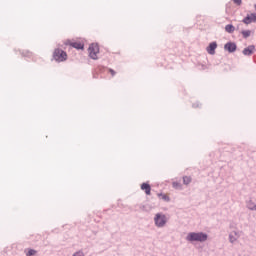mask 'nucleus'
I'll return each instance as SVG.
<instances>
[{
  "label": "nucleus",
  "instance_id": "nucleus-3",
  "mask_svg": "<svg viewBox=\"0 0 256 256\" xmlns=\"http://www.w3.org/2000/svg\"><path fill=\"white\" fill-rule=\"evenodd\" d=\"M154 221L156 227H165V225L167 224V216L161 213H157L154 218Z\"/></svg>",
  "mask_w": 256,
  "mask_h": 256
},
{
  "label": "nucleus",
  "instance_id": "nucleus-4",
  "mask_svg": "<svg viewBox=\"0 0 256 256\" xmlns=\"http://www.w3.org/2000/svg\"><path fill=\"white\" fill-rule=\"evenodd\" d=\"M88 53L91 59H98L97 55H99V45L91 44L88 48Z\"/></svg>",
  "mask_w": 256,
  "mask_h": 256
},
{
  "label": "nucleus",
  "instance_id": "nucleus-10",
  "mask_svg": "<svg viewBox=\"0 0 256 256\" xmlns=\"http://www.w3.org/2000/svg\"><path fill=\"white\" fill-rule=\"evenodd\" d=\"M255 53V47L253 45L248 46L243 50V55H253Z\"/></svg>",
  "mask_w": 256,
  "mask_h": 256
},
{
  "label": "nucleus",
  "instance_id": "nucleus-22",
  "mask_svg": "<svg viewBox=\"0 0 256 256\" xmlns=\"http://www.w3.org/2000/svg\"><path fill=\"white\" fill-rule=\"evenodd\" d=\"M73 256H85V255L83 254V252L78 251V252L74 253Z\"/></svg>",
  "mask_w": 256,
  "mask_h": 256
},
{
  "label": "nucleus",
  "instance_id": "nucleus-6",
  "mask_svg": "<svg viewBox=\"0 0 256 256\" xmlns=\"http://www.w3.org/2000/svg\"><path fill=\"white\" fill-rule=\"evenodd\" d=\"M242 22L245 23V25H249L251 23H256V13L248 14Z\"/></svg>",
  "mask_w": 256,
  "mask_h": 256
},
{
  "label": "nucleus",
  "instance_id": "nucleus-9",
  "mask_svg": "<svg viewBox=\"0 0 256 256\" xmlns=\"http://www.w3.org/2000/svg\"><path fill=\"white\" fill-rule=\"evenodd\" d=\"M141 190L144 191L146 195H151V185H149V183H142Z\"/></svg>",
  "mask_w": 256,
  "mask_h": 256
},
{
  "label": "nucleus",
  "instance_id": "nucleus-15",
  "mask_svg": "<svg viewBox=\"0 0 256 256\" xmlns=\"http://www.w3.org/2000/svg\"><path fill=\"white\" fill-rule=\"evenodd\" d=\"M192 179L191 176H184L183 177V184L184 185H189V183H191Z\"/></svg>",
  "mask_w": 256,
  "mask_h": 256
},
{
  "label": "nucleus",
  "instance_id": "nucleus-14",
  "mask_svg": "<svg viewBox=\"0 0 256 256\" xmlns=\"http://www.w3.org/2000/svg\"><path fill=\"white\" fill-rule=\"evenodd\" d=\"M241 33H242V37L244 39H247L248 37H251V30H243Z\"/></svg>",
  "mask_w": 256,
  "mask_h": 256
},
{
  "label": "nucleus",
  "instance_id": "nucleus-17",
  "mask_svg": "<svg viewBox=\"0 0 256 256\" xmlns=\"http://www.w3.org/2000/svg\"><path fill=\"white\" fill-rule=\"evenodd\" d=\"M158 197H161L163 201H170L169 197L166 194H158Z\"/></svg>",
  "mask_w": 256,
  "mask_h": 256
},
{
  "label": "nucleus",
  "instance_id": "nucleus-8",
  "mask_svg": "<svg viewBox=\"0 0 256 256\" xmlns=\"http://www.w3.org/2000/svg\"><path fill=\"white\" fill-rule=\"evenodd\" d=\"M215 49H217V42H211L206 51L209 55H215Z\"/></svg>",
  "mask_w": 256,
  "mask_h": 256
},
{
  "label": "nucleus",
  "instance_id": "nucleus-1",
  "mask_svg": "<svg viewBox=\"0 0 256 256\" xmlns=\"http://www.w3.org/2000/svg\"><path fill=\"white\" fill-rule=\"evenodd\" d=\"M187 241H199L200 243H203L205 241H207L208 236L207 234L203 233V232H190L187 237H186Z\"/></svg>",
  "mask_w": 256,
  "mask_h": 256
},
{
  "label": "nucleus",
  "instance_id": "nucleus-11",
  "mask_svg": "<svg viewBox=\"0 0 256 256\" xmlns=\"http://www.w3.org/2000/svg\"><path fill=\"white\" fill-rule=\"evenodd\" d=\"M240 235L239 232H232L229 235V241L230 243H235V241H237V239H239Z\"/></svg>",
  "mask_w": 256,
  "mask_h": 256
},
{
  "label": "nucleus",
  "instance_id": "nucleus-20",
  "mask_svg": "<svg viewBox=\"0 0 256 256\" xmlns=\"http://www.w3.org/2000/svg\"><path fill=\"white\" fill-rule=\"evenodd\" d=\"M108 71H109V73L111 74L112 77H115V75H117V72H115V70H113L111 68Z\"/></svg>",
  "mask_w": 256,
  "mask_h": 256
},
{
  "label": "nucleus",
  "instance_id": "nucleus-13",
  "mask_svg": "<svg viewBox=\"0 0 256 256\" xmlns=\"http://www.w3.org/2000/svg\"><path fill=\"white\" fill-rule=\"evenodd\" d=\"M247 207L250 209V211H256V204L253 201H249L247 203Z\"/></svg>",
  "mask_w": 256,
  "mask_h": 256
},
{
  "label": "nucleus",
  "instance_id": "nucleus-19",
  "mask_svg": "<svg viewBox=\"0 0 256 256\" xmlns=\"http://www.w3.org/2000/svg\"><path fill=\"white\" fill-rule=\"evenodd\" d=\"M22 55H24V57H32L33 53L30 52V51H25V52L22 53Z\"/></svg>",
  "mask_w": 256,
  "mask_h": 256
},
{
  "label": "nucleus",
  "instance_id": "nucleus-7",
  "mask_svg": "<svg viewBox=\"0 0 256 256\" xmlns=\"http://www.w3.org/2000/svg\"><path fill=\"white\" fill-rule=\"evenodd\" d=\"M225 51H228V53H235L237 51V44L233 42H228L224 45Z\"/></svg>",
  "mask_w": 256,
  "mask_h": 256
},
{
  "label": "nucleus",
  "instance_id": "nucleus-5",
  "mask_svg": "<svg viewBox=\"0 0 256 256\" xmlns=\"http://www.w3.org/2000/svg\"><path fill=\"white\" fill-rule=\"evenodd\" d=\"M64 45H69L70 47H73L74 49H85V44L81 41H73V40H66L64 42Z\"/></svg>",
  "mask_w": 256,
  "mask_h": 256
},
{
  "label": "nucleus",
  "instance_id": "nucleus-16",
  "mask_svg": "<svg viewBox=\"0 0 256 256\" xmlns=\"http://www.w3.org/2000/svg\"><path fill=\"white\" fill-rule=\"evenodd\" d=\"M26 255H27V256L37 255V250L30 249V250H28V252L26 253Z\"/></svg>",
  "mask_w": 256,
  "mask_h": 256
},
{
  "label": "nucleus",
  "instance_id": "nucleus-18",
  "mask_svg": "<svg viewBox=\"0 0 256 256\" xmlns=\"http://www.w3.org/2000/svg\"><path fill=\"white\" fill-rule=\"evenodd\" d=\"M172 187H174V189H181V183H179V182H173V183H172Z\"/></svg>",
  "mask_w": 256,
  "mask_h": 256
},
{
  "label": "nucleus",
  "instance_id": "nucleus-2",
  "mask_svg": "<svg viewBox=\"0 0 256 256\" xmlns=\"http://www.w3.org/2000/svg\"><path fill=\"white\" fill-rule=\"evenodd\" d=\"M53 59L57 61V63H63V61H67V52L63 51L61 48H56L53 52Z\"/></svg>",
  "mask_w": 256,
  "mask_h": 256
},
{
  "label": "nucleus",
  "instance_id": "nucleus-12",
  "mask_svg": "<svg viewBox=\"0 0 256 256\" xmlns=\"http://www.w3.org/2000/svg\"><path fill=\"white\" fill-rule=\"evenodd\" d=\"M225 32L226 33H234L235 32V26L232 24H228L225 26Z\"/></svg>",
  "mask_w": 256,
  "mask_h": 256
},
{
  "label": "nucleus",
  "instance_id": "nucleus-21",
  "mask_svg": "<svg viewBox=\"0 0 256 256\" xmlns=\"http://www.w3.org/2000/svg\"><path fill=\"white\" fill-rule=\"evenodd\" d=\"M232 1L233 3H235V5H238V6H240L243 3L242 0H232Z\"/></svg>",
  "mask_w": 256,
  "mask_h": 256
}]
</instances>
